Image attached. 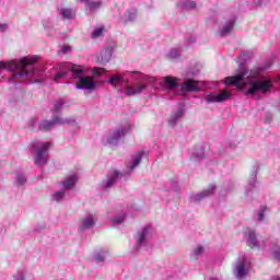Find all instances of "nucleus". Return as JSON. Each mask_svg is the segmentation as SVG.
<instances>
[{
    "instance_id": "8",
    "label": "nucleus",
    "mask_w": 280,
    "mask_h": 280,
    "mask_svg": "<svg viewBox=\"0 0 280 280\" xmlns=\"http://www.w3.org/2000/svg\"><path fill=\"white\" fill-rule=\"evenodd\" d=\"M132 126L130 124H126L116 128L107 137L108 145H119V143H121L126 135H128V132H130Z\"/></svg>"
},
{
    "instance_id": "36",
    "label": "nucleus",
    "mask_w": 280,
    "mask_h": 280,
    "mask_svg": "<svg viewBox=\"0 0 280 280\" xmlns=\"http://www.w3.org/2000/svg\"><path fill=\"white\" fill-rule=\"evenodd\" d=\"M103 33H104V27H98L94 30V32L92 33V36L93 38H100V36H102Z\"/></svg>"
},
{
    "instance_id": "46",
    "label": "nucleus",
    "mask_w": 280,
    "mask_h": 280,
    "mask_svg": "<svg viewBox=\"0 0 280 280\" xmlns=\"http://www.w3.org/2000/svg\"><path fill=\"white\" fill-rule=\"evenodd\" d=\"M210 280H218V278H210Z\"/></svg>"
},
{
    "instance_id": "5",
    "label": "nucleus",
    "mask_w": 280,
    "mask_h": 280,
    "mask_svg": "<svg viewBox=\"0 0 280 280\" xmlns=\"http://www.w3.org/2000/svg\"><path fill=\"white\" fill-rule=\"evenodd\" d=\"M49 148H51L50 142H40L38 140H34L31 143L30 150L35 152V165L39 167H43V165H47L49 161Z\"/></svg>"
},
{
    "instance_id": "37",
    "label": "nucleus",
    "mask_w": 280,
    "mask_h": 280,
    "mask_svg": "<svg viewBox=\"0 0 280 280\" xmlns=\"http://www.w3.org/2000/svg\"><path fill=\"white\" fill-rule=\"evenodd\" d=\"M271 253H272L275 259H277L278 261H280V247H275V248H272Z\"/></svg>"
},
{
    "instance_id": "38",
    "label": "nucleus",
    "mask_w": 280,
    "mask_h": 280,
    "mask_svg": "<svg viewBox=\"0 0 280 280\" xmlns=\"http://www.w3.org/2000/svg\"><path fill=\"white\" fill-rule=\"evenodd\" d=\"M92 73H94V75H102V73H104V68H94Z\"/></svg>"
},
{
    "instance_id": "16",
    "label": "nucleus",
    "mask_w": 280,
    "mask_h": 280,
    "mask_svg": "<svg viewBox=\"0 0 280 280\" xmlns=\"http://www.w3.org/2000/svg\"><path fill=\"white\" fill-rule=\"evenodd\" d=\"M75 183H78V175L72 174V175L67 176L61 182V185H62L65 191H71V189H73V187H75Z\"/></svg>"
},
{
    "instance_id": "13",
    "label": "nucleus",
    "mask_w": 280,
    "mask_h": 280,
    "mask_svg": "<svg viewBox=\"0 0 280 280\" xmlns=\"http://www.w3.org/2000/svg\"><path fill=\"white\" fill-rule=\"evenodd\" d=\"M235 26V15H230L229 18L225 19L224 23L220 27V36L224 37L231 32H233V27Z\"/></svg>"
},
{
    "instance_id": "43",
    "label": "nucleus",
    "mask_w": 280,
    "mask_h": 280,
    "mask_svg": "<svg viewBox=\"0 0 280 280\" xmlns=\"http://www.w3.org/2000/svg\"><path fill=\"white\" fill-rule=\"evenodd\" d=\"M194 75H198V72H188L186 77L194 78Z\"/></svg>"
},
{
    "instance_id": "17",
    "label": "nucleus",
    "mask_w": 280,
    "mask_h": 280,
    "mask_svg": "<svg viewBox=\"0 0 280 280\" xmlns=\"http://www.w3.org/2000/svg\"><path fill=\"white\" fill-rule=\"evenodd\" d=\"M93 226H95V215L89 214L84 219L81 220L79 230L80 231H89V229H93Z\"/></svg>"
},
{
    "instance_id": "7",
    "label": "nucleus",
    "mask_w": 280,
    "mask_h": 280,
    "mask_svg": "<svg viewBox=\"0 0 280 280\" xmlns=\"http://www.w3.org/2000/svg\"><path fill=\"white\" fill-rule=\"evenodd\" d=\"M250 260L246 257L237 258L233 264V275L236 279H244L250 272Z\"/></svg>"
},
{
    "instance_id": "40",
    "label": "nucleus",
    "mask_w": 280,
    "mask_h": 280,
    "mask_svg": "<svg viewBox=\"0 0 280 280\" xmlns=\"http://www.w3.org/2000/svg\"><path fill=\"white\" fill-rule=\"evenodd\" d=\"M13 280H25V275L19 271L15 276H13Z\"/></svg>"
},
{
    "instance_id": "24",
    "label": "nucleus",
    "mask_w": 280,
    "mask_h": 280,
    "mask_svg": "<svg viewBox=\"0 0 280 280\" xmlns=\"http://www.w3.org/2000/svg\"><path fill=\"white\" fill-rule=\"evenodd\" d=\"M177 8L183 11L195 10L196 2L191 0H180L179 2H177Z\"/></svg>"
},
{
    "instance_id": "27",
    "label": "nucleus",
    "mask_w": 280,
    "mask_h": 280,
    "mask_svg": "<svg viewBox=\"0 0 280 280\" xmlns=\"http://www.w3.org/2000/svg\"><path fill=\"white\" fill-rule=\"evenodd\" d=\"M192 158L195 161H201V159H205V145H197L192 152Z\"/></svg>"
},
{
    "instance_id": "26",
    "label": "nucleus",
    "mask_w": 280,
    "mask_h": 280,
    "mask_svg": "<svg viewBox=\"0 0 280 280\" xmlns=\"http://www.w3.org/2000/svg\"><path fill=\"white\" fill-rule=\"evenodd\" d=\"M59 14L60 16H62V19L71 21V19H75V9L62 8Z\"/></svg>"
},
{
    "instance_id": "4",
    "label": "nucleus",
    "mask_w": 280,
    "mask_h": 280,
    "mask_svg": "<svg viewBox=\"0 0 280 280\" xmlns=\"http://www.w3.org/2000/svg\"><path fill=\"white\" fill-rule=\"evenodd\" d=\"M59 69L60 72L55 75V82H60L62 78H67L69 73H72L73 78L79 80L77 83V89H79V91L93 92L95 89H97V81H95V78L85 75L82 67L66 62L61 63Z\"/></svg>"
},
{
    "instance_id": "22",
    "label": "nucleus",
    "mask_w": 280,
    "mask_h": 280,
    "mask_svg": "<svg viewBox=\"0 0 280 280\" xmlns=\"http://www.w3.org/2000/svg\"><path fill=\"white\" fill-rule=\"evenodd\" d=\"M205 256V246L197 245L190 253V259L192 261H198V259L202 258Z\"/></svg>"
},
{
    "instance_id": "31",
    "label": "nucleus",
    "mask_w": 280,
    "mask_h": 280,
    "mask_svg": "<svg viewBox=\"0 0 280 280\" xmlns=\"http://www.w3.org/2000/svg\"><path fill=\"white\" fill-rule=\"evenodd\" d=\"M180 56V49L178 48H172L171 51L168 52V58L171 60H176Z\"/></svg>"
},
{
    "instance_id": "28",
    "label": "nucleus",
    "mask_w": 280,
    "mask_h": 280,
    "mask_svg": "<svg viewBox=\"0 0 280 280\" xmlns=\"http://www.w3.org/2000/svg\"><path fill=\"white\" fill-rule=\"evenodd\" d=\"M27 184V177L25 175L18 173L15 176V187H24Z\"/></svg>"
},
{
    "instance_id": "15",
    "label": "nucleus",
    "mask_w": 280,
    "mask_h": 280,
    "mask_svg": "<svg viewBox=\"0 0 280 280\" xmlns=\"http://www.w3.org/2000/svg\"><path fill=\"white\" fill-rule=\"evenodd\" d=\"M185 117V106H180L177 110L173 112L168 120L170 126L174 127L180 119Z\"/></svg>"
},
{
    "instance_id": "11",
    "label": "nucleus",
    "mask_w": 280,
    "mask_h": 280,
    "mask_svg": "<svg viewBox=\"0 0 280 280\" xmlns=\"http://www.w3.org/2000/svg\"><path fill=\"white\" fill-rule=\"evenodd\" d=\"M202 82L196 80H187L179 88V95H185V93H196L202 91Z\"/></svg>"
},
{
    "instance_id": "18",
    "label": "nucleus",
    "mask_w": 280,
    "mask_h": 280,
    "mask_svg": "<svg viewBox=\"0 0 280 280\" xmlns=\"http://www.w3.org/2000/svg\"><path fill=\"white\" fill-rule=\"evenodd\" d=\"M113 58V48L107 47L104 50H102L101 55L97 58V62L101 65H106L110 62V59Z\"/></svg>"
},
{
    "instance_id": "23",
    "label": "nucleus",
    "mask_w": 280,
    "mask_h": 280,
    "mask_svg": "<svg viewBox=\"0 0 280 280\" xmlns=\"http://www.w3.org/2000/svg\"><path fill=\"white\" fill-rule=\"evenodd\" d=\"M122 23H132V21H137V10L131 9L124 13L120 18Z\"/></svg>"
},
{
    "instance_id": "41",
    "label": "nucleus",
    "mask_w": 280,
    "mask_h": 280,
    "mask_svg": "<svg viewBox=\"0 0 280 280\" xmlns=\"http://www.w3.org/2000/svg\"><path fill=\"white\" fill-rule=\"evenodd\" d=\"M69 51H71V47H69V46H63L62 52H63V54H69Z\"/></svg>"
},
{
    "instance_id": "20",
    "label": "nucleus",
    "mask_w": 280,
    "mask_h": 280,
    "mask_svg": "<svg viewBox=\"0 0 280 280\" xmlns=\"http://www.w3.org/2000/svg\"><path fill=\"white\" fill-rule=\"evenodd\" d=\"M247 246L250 248H260L259 241H257V234L254 231L246 233Z\"/></svg>"
},
{
    "instance_id": "6",
    "label": "nucleus",
    "mask_w": 280,
    "mask_h": 280,
    "mask_svg": "<svg viewBox=\"0 0 280 280\" xmlns=\"http://www.w3.org/2000/svg\"><path fill=\"white\" fill-rule=\"evenodd\" d=\"M154 236V230L150 225H145L137 232L135 235V245L132 247L133 253L139 250H148L152 245L150 238Z\"/></svg>"
},
{
    "instance_id": "14",
    "label": "nucleus",
    "mask_w": 280,
    "mask_h": 280,
    "mask_svg": "<svg viewBox=\"0 0 280 280\" xmlns=\"http://www.w3.org/2000/svg\"><path fill=\"white\" fill-rule=\"evenodd\" d=\"M215 191V186L210 185L207 189L202 190L199 194H192L190 196L191 202H200V200H205V198H209L210 196H213V192Z\"/></svg>"
},
{
    "instance_id": "39",
    "label": "nucleus",
    "mask_w": 280,
    "mask_h": 280,
    "mask_svg": "<svg viewBox=\"0 0 280 280\" xmlns=\"http://www.w3.org/2000/svg\"><path fill=\"white\" fill-rule=\"evenodd\" d=\"M171 189H172V191H178V182L177 180L171 182Z\"/></svg>"
},
{
    "instance_id": "19",
    "label": "nucleus",
    "mask_w": 280,
    "mask_h": 280,
    "mask_svg": "<svg viewBox=\"0 0 280 280\" xmlns=\"http://www.w3.org/2000/svg\"><path fill=\"white\" fill-rule=\"evenodd\" d=\"M120 173L118 171H114L113 174L102 183L104 189H110L113 185L119 180Z\"/></svg>"
},
{
    "instance_id": "45",
    "label": "nucleus",
    "mask_w": 280,
    "mask_h": 280,
    "mask_svg": "<svg viewBox=\"0 0 280 280\" xmlns=\"http://www.w3.org/2000/svg\"><path fill=\"white\" fill-rule=\"evenodd\" d=\"M196 42V39L195 38H192L189 43H195Z\"/></svg>"
},
{
    "instance_id": "25",
    "label": "nucleus",
    "mask_w": 280,
    "mask_h": 280,
    "mask_svg": "<svg viewBox=\"0 0 280 280\" xmlns=\"http://www.w3.org/2000/svg\"><path fill=\"white\" fill-rule=\"evenodd\" d=\"M65 106V100L62 98H59L57 101H54L51 104H50V112L56 115L58 113H61L62 112V107Z\"/></svg>"
},
{
    "instance_id": "12",
    "label": "nucleus",
    "mask_w": 280,
    "mask_h": 280,
    "mask_svg": "<svg viewBox=\"0 0 280 280\" xmlns=\"http://www.w3.org/2000/svg\"><path fill=\"white\" fill-rule=\"evenodd\" d=\"M231 98V93L226 90L221 91L219 94L215 93H210L207 94L205 97V101L207 104H215V103H222L226 102V100Z\"/></svg>"
},
{
    "instance_id": "44",
    "label": "nucleus",
    "mask_w": 280,
    "mask_h": 280,
    "mask_svg": "<svg viewBox=\"0 0 280 280\" xmlns=\"http://www.w3.org/2000/svg\"><path fill=\"white\" fill-rule=\"evenodd\" d=\"M261 3H264V0H254V4L257 5H261Z\"/></svg>"
},
{
    "instance_id": "10",
    "label": "nucleus",
    "mask_w": 280,
    "mask_h": 280,
    "mask_svg": "<svg viewBox=\"0 0 280 280\" xmlns=\"http://www.w3.org/2000/svg\"><path fill=\"white\" fill-rule=\"evenodd\" d=\"M257 170H259V167L256 165L252 171L248 184L245 187V197L247 200H253L255 194H257Z\"/></svg>"
},
{
    "instance_id": "29",
    "label": "nucleus",
    "mask_w": 280,
    "mask_h": 280,
    "mask_svg": "<svg viewBox=\"0 0 280 280\" xmlns=\"http://www.w3.org/2000/svg\"><path fill=\"white\" fill-rule=\"evenodd\" d=\"M108 257V250L102 249L101 252L96 253L94 258L98 262H104L106 261V258Z\"/></svg>"
},
{
    "instance_id": "21",
    "label": "nucleus",
    "mask_w": 280,
    "mask_h": 280,
    "mask_svg": "<svg viewBox=\"0 0 280 280\" xmlns=\"http://www.w3.org/2000/svg\"><path fill=\"white\" fill-rule=\"evenodd\" d=\"M143 154L145 153L138 152L136 155L132 156L131 161L127 165V170H129V172H133L135 167H137L141 163V159H143Z\"/></svg>"
},
{
    "instance_id": "1",
    "label": "nucleus",
    "mask_w": 280,
    "mask_h": 280,
    "mask_svg": "<svg viewBox=\"0 0 280 280\" xmlns=\"http://www.w3.org/2000/svg\"><path fill=\"white\" fill-rule=\"evenodd\" d=\"M248 60V54L242 51L238 56L237 62L238 73L234 77H228L224 79V84H232L241 91H246V86H249L246 91V95H256L259 93H270L272 91V79L261 75L264 71L270 69V61H267L265 66L256 67L248 71L244 67V62Z\"/></svg>"
},
{
    "instance_id": "35",
    "label": "nucleus",
    "mask_w": 280,
    "mask_h": 280,
    "mask_svg": "<svg viewBox=\"0 0 280 280\" xmlns=\"http://www.w3.org/2000/svg\"><path fill=\"white\" fill-rule=\"evenodd\" d=\"M42 25H43L44 30H46V32H49V30H51V27H54V24L49 20H44L42 22Z\"/></svg>"
},
{
    "instance_id": "30",
    "label": "nucleus",
    "mask_w": 280,
    "mask_h": 280,
    "mask_svg": "<svg viewBox=\"0 0 280 280\" xmlns=\"http://www.w3.org/2000/svg\"><path fill=\"white\" fill-rule=\"evenodd\" d=\"M266 211H268V207L261 206L259 211L257 212L258 222H264V220H266Z\"/></svg>"
},
{
    "instance_id": "32",
    "label": "nucleus",
    "mask_w": 280,
    "mask_h": 280,
    "mask_svg": "<svg viewBox=\"0 0 280 280\" xmlns=\"http://www.w3.org/2000/svg\"><path fill=\"white\" fill-rule=\"evenodd\" d=\"M63 198H65V190L56 191L52 195V200H55V202H60V200H62Z\"/></svg>"
},
{
    "instance_id": "33",
    "label": "nucleus",
    "mask_w": 280,
    "mask_h": 280,
    "mask_svg": "<svg viewBox=\"0 0 280 280\" xmlns=\"http://www.w3.org/2000/svg\"><path fill=\"white\" fill-rule=\"evenodd\" d=\"M36 124H38V118L33 117L28 120L27 127L30 128V130H34V128H36Z\"/></svg>"
},
{
    "instance_id": "9",
    "label": "nucleus",
    "mask_w": 280,
    "mask_h": 280,
    "mask_svg": "<svg viewBox=\"0 0 280 280\" xmlns=\"http://www.w3.org/2000/svg\"><path fill=\"white\" fill-rule=\"evenodd\" d=\"M75 119H65L60 117H54L51 120H42L38 124V130L40 132H49L54 126H65L67 124H73Z\"/></svg>"
},
{
    "instance_id": "34",
    "label": "nucleus",
    "mask_w": 280,
    "mask_h": 280,
    "mask_svg": "<svg viewBox=\"0 0 280 280\" xmlns=\"http://www.w3.org/2000/svg\"><path fill=\"white\" fill-rule=\"evenodd\" d=\"M126 220V214L118 215L112 219L113 224H121Z\"/></svg>"
},
{
    "instance_id": "3",
    "label": "nucleus",
    "mask_w": 280,
    "mask_h": 280,
    "mask_svg": "<svg viewBox=\"0 0 280 280\" xmlns=\"http://www.w3.org/2000/svg\"><path fill=\"white\" fill-rule=\"evenodd\" d=\"M38 62V56H26L18 60L12 61H0V71L7 70L12 71L13 74L9 78V84H21V82H30L35 84L40 82L43 71L36 69L34 65Z\"/></svg>"
},
{
    "instance_id": "42",
    "label": "nucleus",
    "mask_w": 280,
    "mask_h": 280,
    "mask_svg": "<svg viewBox=\"0 0 280 280\" xmlns=\"http://www.w3.org/2000/svg\"><path fill=\"white\" fill-rule=\"evenodd\" d=\"M5 30H8V24L0 23V32H5Z\"/></svg>"
},
{
    "instance_id": "2",
    "label": "nucleus",
    "mask_w": 280,
    "mask_h": 280,
    "mask_svg": "<svg viewBox=\"0 0 280 280\" xmlns=\"http://www.w3.org/2000/svg\"><path fill=\"white\" fill-rule=\"evenodd\" d=\"M128 73H130V75H138V78L136 79L137 83L128 85L125 89V93L128 96L140 95V93H143V91L148 89V85H145V83L154 86L158 82L163 91H170V93H174L178 89V79L174 77L158 79L156 77H148L145 74H141V72H124L122 75L110 77L108 82L112 84V86L115 88L121 86L124 82L128 84V82H130V79L126 78Z\"/></svg>"
}]
</instances>
